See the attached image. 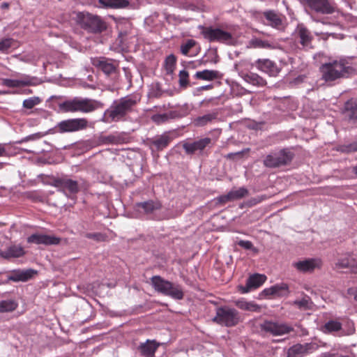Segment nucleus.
Instances as JSON below:
<instances>
[{
    "label": "nucleus",
    "instance_id": "f257e3e1",
    "mask_svg": "<svg viewBox=\"0 0 357 357\" xmlns=\"http://www.w3.org/2000/svg\"><path fill=\"white\" fill-rule=\"evenodd\" d=\"M140 101L136 96H127L114 101L105 112L107 122H116L123 120L127 114L134 111Z\"/></svg>",
    "mask_w": 357,
    "mask_h": 357
},
{
    "label": "nucleus",
    "instance_id": "f03ea898",
    "mask_svg": "<svg viewBox=\"0 0 357 357\" xmlns=\"http://www.w3.org/2000/svg\"><path fill=\"white\" fill-rule=\"evenodd\" d=\"M102 107V104L96 100L78 97L59 104V108L65 112L89 113Z\"/></svg>",
    "mask_w": 357,
    "mask_h": 357
},
{
    "label": "nucleus",
    "instance_id": "7ed1b4c3",
    "mask_svg": "<svg viewBox=\"0 0 357 357\" xmlns=\"http://www.w3.org/2000/svg\"><path fill=\"white\" fill-rule=\"evenodd\" d=\"M320 70L323 79L326 82H331L346 77L352 68L347 66L344 61H334L323 64Z\"/></svg>",
    "mask_w": 357,
    "mask_h": 357
},
{
    "label": "nucleus",
    "instance_id": "20e7f679",
    "mask_svg": "<svg viewBox=\"0 0 357 357\" xmlns=\"http://www.w3.org/2000/svg\"><path fill=\"white\" fill-rule=\"evenodd\" d=\"M75 20L80 26L91 33H101L107 29L106 22L99 16L89 13H77Z\"/></svg>",
    "mask_w": 357,
    "mask_h": 357
},
{
    "label": "nucleus",
    "instance_id": "39448f33",
    "mask_svg": "<svg viewBox=\"0 0 357 357\" xmlns=\"http://www.w3.org/2000/svg\"><path fill=\"white\" fill-rule=\"evenodd\" d=\"M213 321L226 327L235 326L240 321V314L236 309L229 306L218 307Z\"/></svg>",
    "mask_w": 357,
    "mask_h": 357
},
{
    "label": "nucleus",
    "instance_id": "423d86ee",
    "mask_svg": "<svg viewBox=\"0 0 357 357\" xmlns=\"http://www.w3.org/2000/svg\"><path fill=\"white\" fill-rule=\"evenodd\" d=\"M205 39L210 43H220L225 44H230L233 40L231 33L224 31L220 28H214L212 26H203L201 31Z\"/></svg>",
    "mask_w": 357,
    "mask_h": 357
},
{
    "label": "nucleus",
    "instance_id": "0eeeda50",
    "mask_svg": "<svg viewBox=\"0 0 357 357\" xmlns=\"http://www.w3.org/2000/svg\"><path fill=\"white\" fill-rule=\"evenodd\" d=\"M294 158V153L287 149L271 153L264 160V165L269 168H275L290 162Z\"/></svg>",
    "mask_w": 357,
    "mask_h": 357
},
{
    "label": "nucleus",
    "instance_id": "6e6552de",
    "mask_svg": "<svg viewBox=\"0 0 357 357\" xmlns=\"http://www.w3.org/2000/svg\"><path fill=\"white\" fill-rule=\"evenodd\" d=\"M54 185L59 192H63L68 198L75 200L80 188L77 181L68 178H59L54 181Z\"/></svg>",
    "mask_w": 357,
    "mask_h": 357
},
{
    "label": "nucleus",
    "instance_id": "1a4fd4ad",
    "mask_svg": "<svg viewBox=\"0 0 357 357\" xmlns=\"http://www.w3.org/2000/svg\"><path fill=\"white\" fill-rule=\"evenodd\" d=\"M88 121L84 118L70 119L59 122L55 127L57 132H73L86 129Z\"/></svg>",
    "mask_w": 357,
    "mask_h": 357
},
{
    "label": "nucleus",
    "instance_id": "9d476101",
    "mask_svg": "<svg viewBox=\"0 0 357 357\" xmlns=\"http://www.w3.org/2000/svg\"><path fill=\"white\" fill-rule=\"evenodd\" d=\"M305 3L312 11L317 13L330 15L336 11L335 3L328 0H305Z\"/></svg>",
    "mask_w": 357,
    "mask_h": 357
},
{
    "label": "nucleus",
    "instance_id": "9b49d317",
    "mask_svg": "<svg viewBox=\"0 0 357 357\" xmlns=\"http://www.w3.org/2000/svg\"><path fill=\"white\" fill-rule=\"evenodd\" d=\"M261 331L268 333L274 336L288 334L294 331V328L285 324H280L271 321H265L260 325Z\"/></svg>",
    "mask_w": 357,
    "mask_h": 357
},
{
    "label": "nucleus",
    "instance_id": "f8f14e48",
    "mask_svg": "<svg viewBox=\"0 0 357 357\" xmlns=\"http://www.w3.org/2000/svg\"><path fill=\"white\" fill-rule=\"evenodd\" d=\"M318 348L319 345L315 342L296 344L288 349L287 357H303L315 351Z\"/></svg>",
    "mask_w": 357,
    "mask_h": 357
},
{
    "label": "nucleus",
    "instance_id": "ddd939ff",
    "mask_svg": "<svg viewBox=\"0 0 357 357\" xmlns=\"http://www.w3.org/2000/svg\"><path fill=\"white\" fill-rule=\"evenodd\" d=\"M294 36L298 43H299L303 48H312V42L313 36L309 29L303 24H298L294 31Z\"/></svg>",
    "mask_w": 357,
    "mask_h": 357
},
{
    "label": "nucleus",
    "instance_id": "4468645a",
    "mask_svg": "<svg viewBox=\"0 0 357 357\" xmlns=\"http://www.w3.org/2000/svg\"><path fill=\"white\" fill-rule=\"evenodd\" d=\"M61 241V238L43 234H33L27 238L29 243L36 245H59Z\"/></svg>",
    "mask_w": 357,
    "mask_h": 357
},
{
    "label": "nucleus",
    "instance_id": "2eb2a0df",
    "mask_svg": "<svg viewBox=\"0 0 357 357\" xmlns=\"http://www.w3.org/2000/svg\"><path fill=\"white\" fill-rule=\"evenodd\" d=\"M211 138L205 137L192 142H185L183 144V148L188 155L194 154L196 152L201 153L207 146L211 144Z\"/></svg>",
    "mask_w": 357,
    "mask_h": 357
},
{
    "label": "nucleus",
    "instance_id": "dca6fc26",
    "mask_svg": "<svg viewBox=\"0 0 357 357\" xmlns=\"http://www.w3.org/2000/svg\"><path fill=\"white\" fill-rule=\"evenodd\" d=\"M266 279L267 278L265 275L253 274L248 278L245 286H239V291L242 294H246L252 289L259 288L266 282Z\"/></svg>",
    "mask_w": 357,
    "mask_h": 357
},
{
    "label": "nucleus",
    "instance_id": "f3484780",
    "mask_svg": "<svg viewBox=\"0 0 357 357\" xmlns=\"http://www.w3.org/2000/svg\"><path fill=\"white\" fill-rule=\"evenodd\" d=\"M294 266L300 272H312L315 268H320L322 263L319 259H306L295 262Z\"/></svg>",
    "mask_w": 357,
    "mask_h": 357
},
{
    "label": "nucleus",
    "instance_id": "a211bd4d",
    "mask_svg": "<svg viewBox=\"0 0 357 357\" xmlns=\"http://www.w3.org/2000/svg\"><path fill=\"white\" fill-rule=\"evenodd\" d=\"M256 67L271 77H276L280 72L277 65L269 59H258L256 61Z\"/></svg>",
    "mask_w": 357,
    "mask_h": 357
},
{
    "label": "nucleus",
    "instance_id": "6ab92c4d",
    "mask_svg": "<svg viewBox=\"0 0 357 357\" xmlns=\"http://www.w3.org/2000/svg\"><path fill=\"white\" fill-rule=\"evenodd\" d=\"M171 140V137L169 135H162L152 139H149L148 144L152 151H160L169 146Z\"/></svg>",
    "mask_w": 357,
    "mask_h": 357
},
{
    "label": "nucleus",
    "instance_id": "aec40b11",
    "mask_svg": "<svg viewBox=\"0 0 357 357\" xmlns=\"http://www.w3.org/2000/svg\"><path fill=\"white\" fill-rule=\"evenodd\" d=\"M93 64L107 75L114 73L117 67L112 60L105 57L95 59Z\"/></svg>",
    "mask_w": 357,
    "mask_h": 357
},
{
    "label": "nucleus",
    "instance_id": "412c9836",
    "mask_svg": "<svg viewBox=\"0 0 357 357\" xmlns=\"http://www.w3.org/2000/svg\"><path fill=\"white\" fill-rule=\"evenodd\" d=\"M160 346L155 340H147L145 342L141 343L137 347L141 355L144 357H154L155 353Z\"/></svg>",
    "mask_w": 357,
    "mask_h": 357
},
{
    "label": "nucleus",
    "instance_id": "4be33fe9",
    "mask_svg": "<svg viewBox=\"0 0 357 357\" xmlns=\"http://www.w3.org/2000/svg\"><path fill=\"white\" fill-rule=\"evenodd\" d=\"M343 114L349 121H357V100L350 99L345 102Z\"/></svg>",
    "mask_w": 357,
    "mask_h": 357
},
{
    "label": "nucleus",
    "instance_id": "5701e85b",
    "mask_svg": "<svg viewBox=\"0 0 357 357\" xmlns=\"http://www.w3.org/2000/svg\"><path fill=\"white\" fill-rule=\"evenodd\" d=\"M25 254L24 248L20 245H13L6 250L0 251V256L4 259L18 258Z\"/></svg>",
    "mask_w": 357,
    "mask_h": 357
},
{
    "label": "nucleus",
    "instance_id": "b1692460",
    "mask_svg": "<svg viewBox=\"0 0 357 357\" xmlns=\"http://www.w3.org/2000/svg\"><path fill=\"white\" fill-rule=\"evenodd\" d=\"M153 289L158 293L165 295L167 287H170V281L166 280L160 275H154L151 278Z\"/></svg>",
    "mask_w": 357,
    "mask_h": 357
},
{
    "label": "nucleus",
    "instance_id": "393cba45",
    "mask_svg": "<svg viewBox=\"0 0 357 357\" xmlns=\"http://www.w3.org/2000/svg\"><path fill=\"white\" fill-rule=\"evenodd\" d=\"M137 210L142 209L145 213H151L161 208V204L158 201L149 200L135 204Z\"/></svg>",
    "mask_w": 357,
    "mask_h": 357
},
{
    "label": "nucleus",
    "instance_id": "a878e982",
    "mask_svg": "<svg viewBox=\"0 0 357 357\" xmlns=\"http://www.w3.org/2000/svg\"><path fill=\"white\" fill-rule=\"evenodd\" d=\"M337 268H350L357 273V261L351 256H347L340 259L335 264Z\"/></svg>",
    "mask_w": 357,
    "mask_h": 357
},
{
    "label": "nucleus",
    "instance_id": "bb28decb",
    "mask_svg": "<svg viewBox=\"0 0 357 357\" xmlns=\"http://www.w3.org/2000/svg\"><path fill=\"white\" fill-rule=\"evenodd\" d=\"M234 303L238 308L242 310L257 312L261 311V307L254 301H247L244 298H241Z\"/></svg>",
    "mask_w": 357,
    "mask_h": 357
},
{
    "label": "nucleus",
    "instance_id": "cd10ccee",
    "mask_svg": "<svg viewBox=\"0 0 357 357\" xmlns=\"http://www.w3.org/2000/svg\"><path fill=\"white\" fill-rule=\"evenodd\" d=\"M102 8H124L129 5L128 0H98Z\"/></svg>",
    "mask_w": 357,
    "mask_h": 357
},
{
    "label": "nucleus",
    "instance_id": "c85d7f7f",
    "mask_svg": "<svg viewBox=\"0 0 357 357\" xmlns=\"http://www.w3.org/2000/svg\"><path fill=\"white\" fill-rule=\"evenodd\" d=\"M165 296H169L175 300H181L184 297V293L180 284L170 282V287H167Z\"/></svg>",
    "mask_w": 357,
    "mask_h": 357
},
{
    "label": "nucleus",
    "instance_id": "c756f323",
    "mask_svg": "<svg viewBox=\"0 0 357 357\" xmlns=\"http://www.w3.org/2000/svg\"><path fill=\"white\" fill-rule=\"evenodd\" d=\"M264 16L271 26L280 29L282 26V21L280 16L273 10H268L264 13Z\"/></svg>",
    "mask_w": 357,
    "mask_h": 357
},
{
    "label": "nucleus",
    "instance_id": "7c9ffc66",
    "mask_svg": "<svg viewBox=\"0 0 357 357\" xmlns=\"http://www.w3.org/2000/svg\"><path fill=\"white\" fill-rule=\"evenodd\" d=\"M195 78L206 80V81H213L217 79L220 78V73L217 70H204L202 71H197L195 75Z\"/></svg>",
    "mask_w": 357,
    "mask_h": 357
},
{
    "label": "nucleus",
    "instance_id": "2f4dec72",
    "mask_svg": "<svg viewBox=\"0 0 357 357\" xmlns=\"http://www.w3.org/2000/svg\"><path fill=\"white\" fill-rule=\"evenodd\" d=\"M218 113L213 112L211 113L206 114L202 116H198L194 119L193 123L196 126L202 127L208 123H211L214 120L218 119Z\"/></svg>",
    "mask_w": 357,
    "mask_h": 357
},
{
    "label": "nucleus",
    "instance_id": "473e14b6",
    "mask_svg": "<svg viewBox=\"0 0 357 357\" xmlns=\"http://www.w3.org/2000/svg\"><path fill=\"white\" fill-rule=\"evenodd\" d=\"M342 329V324L337 320H329L323 326L322 331L324 333H333L339 332Z\"/></svg>",
    "mask_w": 357,
    "mask_h": 357
},
{
    "label": "nucleus",
    "instance_id": "72a5a7b5",
    "mask_svg": "<svg viewBox=\"0 0 357 357\" xmlns=\"http://www.w3.org/2000/svg\"><path fill=\"white\" fill-rule=\"evenodd\" d=\"M2 84L7 87L15 88L22 86H29L31 84V82L29 78L22 79H3Z\"/></svg>",
    "mask_w": 357,
    "mask_h": 357
},
{
    "label": "nucleus",
    "instance_id": "f704fd0d",
    "mask_svg": "<svg viewBox=\"0 0 357 357\" xmlns=\"http://www.w3.org/2000/svg\"><path fill=\"white\" fill-rule=\"evenodd\" d=\"M245 79L254 86L262 87L266 85V81L257 73H250L245 77Z\"/></svg>",
    "mask_w": 357,
    "mask_h": 357
},
{
    "label": "nucleus",
    "instance_id": "c9c22d12",
    "mask_svg": "<svg viewBox=\"0 0 357 357\" xmlns=\"http://www.w3.org/2000/svg\"><path fill=\"white\" fill-rule=\"evenodd\" d=\"M18 303L13 299L0 301V312H10L15 310Z\"/></svg>",
    "mask_w": 357,
    "mask_h": 357
},
{
    "label": "nucleus",
    "instance_id": "e433bc0d",
    "mask_svg": "<svg viewBox=\"0 0 357 357\" xmlns=\"http://www.w3.org/2000/svg\"><path fill=\"white\" fill-rule=\"evenodd\" d=\"M174 118V113L173 112H170L169 113L154 114L151 116V120L157 124H162Z\"/></svg>",
    "mask_w": 357,
    "mask_h": 357
},
{
    "label": "nucleus",
    "instance_id": "4c0bfd02",
    "mask_svg": "<svg viewBox=\"0 0 357 357\" xmlns=\"http://www.w3.org/2000/svg\"><path fill=\"white\" fill-rule=\"evenodd\" d=\"M232 201L241 199L248 195L249 191L244 187L239 188L238 189H233L229 191Z\"/></svg>",
    "mask_w": 357,
    "mask_h": 357
},
{
    "label": "nucleus",
    "instance_id": "58836bf2",
    "mask_svg": "<svg viewBox=\"0 0 357 357\" xmlns=\"http://www.w3.org/2000/svg\"><path fill=\"white\" fill-rule=\"evenodd\" d=\"M292 305L296 306L301 310H306L310 309L311 301L309 296H305L301 300H296Z\"/></svg>",
    "mask_w": 357,
    "mask_h": 357
},
{
    "label": "nucleus",
    "instance_id": "ea45409f",
    "mask_svg": "<svg viewBox=\"0 0 357 357\" xmlns=\"http://www.w3.org/2000/svg\"><path fill=\"white\" fill-rule=\"evenodd\" d=\"M275 296L279 297L287 296L289 293V285L286 283L275 284Z\"/></svg>",
    "mask_w": 357,
    "mask_h": 357
},
{
    "label": "nucleus",
    "instance_id": "a19ab883",
    "mask_svg": "<svg viewBox=\"0 0 357 357\" xmlns=\"http://www.w3.org/2000/svg\"><path fill=\"white\" fill-rule=\"evenodd\" d=\"M85 237L96 242H105L108 240L107 235L101 232L86 233Z\"/></svg>",
    "mask_w": 357,
    "mask_h": 357
},
{
    "label": "nucleus",
    "instance_id": "79ce46f5",
    "mask_svg": "<svg viewBox=\"0 0 357 357\" xmlns=\"http://www.w3.org/2000/svg\"><path fill=\"white\" fill-rule=\"evenodd\" d=\"M176 63V57L174 54L169 55L165 59V68L168 73H172Z\"/></svg>",
    "mask_w": 357,
    "mask_h": 357
},
{
    "label": "nucleus",
    "instance_id": "37998d69",
    "mask_svg": "<svg viewBox=\"0 0 357 357\" xmlns=\"http://www.w3.org/2000/svg\"><path fill=\"white\" fill-rule=\"evenodd\" d=\"M178 82L181 87L186 88L189 84V74L185 70H181L178 74Z\"/></svg>",
    "mask_w": 357,
    "mask_h": 357
},
{
    "label": "nucleus",
    "instance_id": "c03bdc74",
    "mask_svg": "<svg viewBox=\"0 0 357 357\" xmlns=\"http://www.w3.org/2000/svg\"><path fill=\"white\" fill-rule=\"evenodd\" d=\"M41 102L38 97H31L23 101L22 105L24 108L32 109L36 105H38Z\"/></svg>",
    "mask_w": 357,
    "mask_h": 357
},
{
    "label": "nucleus",
    "instance_id": "a18cd8bd",
    "mask_svg": "<svg viewBox=\"0 0 357 357\" xmlns=\"http://www.w3.org/2000/svg\"><path fill=\"white\" fill-rule=\"evenodd\" d=\"M100 141L103 144H119L121 142V137L116 135H109L101 136Z\"/></svg>",
    "mask_w": 357,
    "mask_h": 357
},
{
    "label": "nucleus",
    "instance_id": "49530a36",
    "mask_svg": "<svg viewBox=\"0 0 357 357\" xmlns=\"http://www.w3.org/2000/svg\"><path fill=\"white\" fill-rule=\"evenodd\" d=\"M196 45V41L192 39H189L187 40V42L184 44H182L181 45V53L187 56L188 55V53L190 50Z\"/></svg>",
    "mask_w": 357,
    "mask_h": 357
},
{
    "label": "nucleus",
    "instance_id": "de8ad7c7",
    "mask_svg": "<svg viewBox=\"0 0 357 357\" xmlns=\"http://www.w3.org/2000/svg\"><path fill=\"white\" fill-rule=\"evenodd\" d=\"M337 150L346 153L356 152L357 151V142L351 143L347 145L340 146Z\"/></svg>",
    "mask_w": 357,
    "mask_h": 357
},
{
    "label": "nucleus",
    "instance_id": "09e8293b",
    "mask_svg": "<svg viewBox=\"0 0 357 357\" xmlns=\"http://www.w3.org/2000/svg\"><path fill=\"white\" fill-rule=\"evenodd\" d=\"M216 206H224L229 202H233L229 192L226 195H222L215 199Z\"/></svg>",
    "mask_w": 357,
    "mask_h": 357
},
{
    "label": "nucleus",
    "instance_id": "8fccbe9b",
    "mask_svg": "<svg viewBox=\"0 0 357 357\" xmlns=\"http://www.w3.org/2000/svg\"><path fill=\"white\" fill-rule=\"evenodd\" d=\"M237 244L245 250H252L254 252H257V249L254 246L253 243L250 241L241 240L238 241Z\"/></svg>",
    "mask_w": 357,
    "mask_h": 357
},
{
    "label": "nucleus",
    "instance_id": "3c124183",
    "mask_svg": "<svg viewBox=\"0 0 357 357\" xmlns=\"http://www.w3.org/2000/svg\"><path fill=\"white\" fill-rule=\"evenodd\" d=\"M14 40L12 38H4L0 41V52H5L10 48Z\"/></svg>",
    "mask_w": 357,
    "mask_h": 357
},
{
    "label": "nucleus",
    "instance_id": "603ef678",
    "mask_svg": "<svg viewBox=\"0 0 357 357\" xmlns=\"http://www.w3.org/2000/svg\"><path fill=\"white\" fill-rule=\"evenodd\" d=\"M24 197L26 199L36 202L41 199V195L37 191H28L24 192Z\"/></svg>",
    "mask_w": 357,
    "mask_h": 357
},
{
    "label": "nucleus",
    "instance_id": "864d4df0",
    "mask_svg": "<svg viewBox=\"0 0 357 357\" xmlns=\"http://www.w3.org/2000/svg\"><path fill=\"white\" fill-rule=\"evenodd\" d=\"M36 272L33 270L29 269L24 271H22L19 274V279L22 281H26L31 278Z\"/></svg>",
    "mask_w": 357,
    "mask_h": 357
},
{
    "label": "nucleus",
    "instance_id": "5fc2aeb1",
    "mask_svg": "<svg viewBox=\"0 0 357 357\" xmlns=\"http://www.w3.org/2000/svg\"><path fill=\"white\" fill-rule=\"evenodd\" d=\"M266 199V196H259L257 197L251 198L248 202V204L250 206H255Z\"/></svg>",
    "mask_w": 357,
    "mask_h": 357
},
{
    "label": "nucleus",
    "instance_id": "6e6d98bb",
    "mask_svg": "<svg viewBox=\"0 0 357 357\" xmlns=\"http://www.w3.org/2000/svg\"><path fill=\"white\" fill-rule=\"evenodd\" d=\"M262 294L265 296H275V285L269 288L264 289L262 291Z\"/></svg>",
    "mask_w": 357,
    "mask_h": 357
},
{
    "label": "nucleus",
    "instance_id": "4d7b16f0",
    "mask_svg": "<svg viewBox=\"0 0 357 357\" xmlns=\"http://www.w3.org/2000/svg\"><path fill=\"white\" fill-rule=\"evenodd\" d=\"M320 357H351L348 355H341L337 353L326 352L321 354Z\"/></svg>",
    "mask_w": 357,
    "mask_h": 357
},
{
    "label": "nucleus",
    "instance_id": "13d9d810",
    "mask_svg": "<svg viewBox=\"0 0 357 357\" xmlns=\"http://www.w3.org/2000/svg\"><path fill=\"white\" fill-rule=\"evenodd\" d=\"M6 155V151L5 149V145L3 144H0V157L5 156Z\"/></svg>",
    "mask_w": 357,
    "mask_h": 357
},
{
    "label": "nucleus",
    "instance_id": "bf43d9fd",
    "mask_svg": "<svg viewBox=\"0 0 357 357\" xmlns=\"http://www.w3.org/2000/svg\"><path fill=\"white\" fill-rule=\"evenodd\" d=\"M9 6H10V5H9V3H6V2H4V3H1V8H3V9H6V8H8Z\"/></svg>",
    "mask_w": 357,
    "mask_h": 357
},
{
    "label": "nucleus",
    "instance_id": "052dcab7",
    "mask_svg": "<svg viewBox=\"0 0 357 357\" xmlns=\"http://www.w3.org/2000/svg\"><path fill=\"white\" fill-rule=\"evenodd\" d=\"M211 88H212L211 85H207V86L203 87L204 89H209Z\"/></svg>",
    "mask_w": 357,
    "mask_h": 357
},
{
    "label": "nucleus",
    "instance_id": "680f3d73",
    "mask_svg": "<svg viewBox=\"0 0 357 357\" xmlns=\"http://www.w3.org/2000/svg\"><path fill=\"white\" fill-rule=\"evenodd\" d=\"M354 172L357 174V166L354 167Z\"/></svg>",
    "mask_w": 357,
    "mask_h": 357
},
{
    "label": "nucleus",
    "instance_id": "e2e57ef3",
    "mask_svg": "<svg viewBox=\"0 0 357 357\" xmlns=\"http://www.w3.org/2000/svg\"><path fill=\"white\" fill-rule=\"evenodd\" d=\"M31 113H33V112H28L27 114H31Z\"/></svg>",
    "mask_w": 357,
    "mask_h": 357
}]
</instances>
